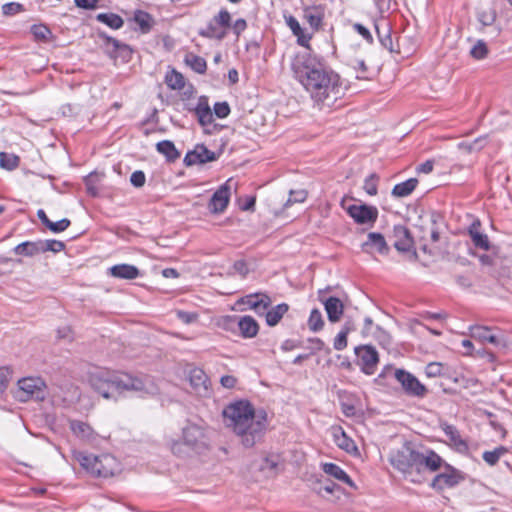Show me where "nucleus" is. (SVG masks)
Here are the masks:
<instances>
[{
  "mask_svg": "<svg viewBox=\"0 0 512 512\" xmlns=\"http://www.w3.org/2000/svg\"><path fill=\"white\" fill-rule=\"evenodd\" d=\"M294 77L317 104L330 106L340 93V76L316 56L299 53L291 63Z\"/></svg>",
  "mask_w": 512,
  "mask_h": 512,
  "instance_id": "nucleus-1",
  "label": "nucleus"
},
{
  "mask_svg": "<svg viewBox=\"0 0 512 512\" xmlns=\"http://www.w3.org/2000/svg\"><path fill=\"white\" fill-rule=\"evenodd\" d=\"M92 388L105 399L117 401L129 395L153 394L155 385L147 375H132L121 371L100 370L90 376Z\"/></svg>",
  "mask_w": 512,
  "mask_h": 512,
  "instance_id": "nucleus-2",
  "label": "nucleus"
},
{
  "mask_svg": "<svg viewBox=\"0 0 512 512\" xmlns=\"http://www.w3.org/2000/svg\"><path fill=\"white\" fill-rule=\"evenodd\" d=\"M224 422L240 437L246 448L262 441L267 428V413L263 409L255 410L247 400L229 404L223 410Z\"/></svg>",
  "mask_w": 512,
  "mask_h": 512,
  "instance_id": "nucleus-3",
  "label": "nucleus"
},
{
  "mask_svg": "<svg viewBox=\"0 0 512 512\" xmlns=\"http://www.w3.org/2000/svg\"><path fill=\"white\" fill-rule=\"evenodd\" d=\"M74 458L90 474L97 477H111L120 472L118 460L110 454L95 456L85 452H75Z\"/></svg>",
  "mask_w": 512,
  "mask_h": 512,
  "instance_id": "nucleus-4",
  "label": "nucleus"
},
{
  "mask_svg": "<svg viewBox=\"0 0 512 512\" xmlns=\"http://www.w3.org/2000/svg\"><path fill=\"white\" fill-rule=\"evenodd\" d=\"M419 452L411 444L405 443L401 448L393 450L389 456V462L393 468L412 483L416 480Z\"/></svg>",
  "mask_w": 512,
  "mask_h": 512,
  "instance_id": "nucleus-5",
  "label": "nucleus"
},
{
  "mask_svg": "<svg viewBox=\"0 0 512 512\" xmlns=\"http://www.w3.org/2000/svg\"><path fill=\"white\" fill-rule=\"evenodd\" d=\"M204 432L194 424H189L183 428V442H175L172 446V452L183 456L188 454L187 450H200L204 445Z\"/></svg>",
  "mask_w": 512,
  "mask_h": 512,
  "instance_id": "nucleus-6",
  "label": "nucleus"
},
{
  "mask_svg": "<svg viewBox=\"0 0 512 512\" xmlns=\"http://www.w3.org/2000/svg\"><path fill=\"white\" fill-rule=\"evenodd\" d=\"M444 464V460L432 449H425L419 452L416 484L425 482L428 476L437 472Z\"/></svg>",
  "mask_w": 512,
  "mask_h": 512,
  "instance_id": "nucleus-7",
  "label": "nucleus"
},
{
  "mask_svg": "<svg viewBox=\"0 0 512 512\" xmlns=\"http://www.w3.org/2000/svg\"><path fill=\"white\" fill-rule=\"evenodd\" d=\"M17 399L26 402L29 399L42 401L46 398V385L41 378H23L18 381Z\"/></svg>",
  "mask_w": 512,
  "mask_h": 512,
  "instance_id": "nucleus-8",
  "label": "nucleus"
},
{
  "mask_svg": "<svg viewBox=\"0 0 512 512\" xmlns=\"http://www.w3.org/2000/svg\"><path fill=\"white\" fill-rule=\"evenodd\" d=\"M231 26V15L226 9L220 10L205 29L199 31V35L209 39L223 40L227 35V28Z\"/></svg>",
  "mask_w": 512,
  "mask_h": 512,
  "instance_id": "nucleus-9",
  "label": "nucleus"
},
{
  "mask_svg": "<svg viewBox=\"0 0 512 512\" xmlns=\"http://www.w3.org/2000/svg\"><path fill=\"white\" fill-rule=\"evenodd\" d=\"M470 336L482 344L490 343L496 348H506L507 340L498 328L483 325H472L469 327Z\"/></svg>",
  "mask_w": 512,
  "mask_h": 512,
  "instance_id": "nucleus-10",
  "label": "nucleus"
},
{
  "mask_svg": "<svg viewBox=\"0 0 512 512\" xmlns=\"http://www.w3.org/2000/svg\"><path fill=\"white\" fill-rule=\"evenodd\" d=\"M395 379L401 384L405 394L413 397L423 398L428 390L412 373L404 369H395Z\"/></svg>",
  "mask_w": 512,
  "mask_h": 512,
  "instance_id": "nucleus-11",
  "label": "nucleus"
},
{
  "mask_svg": "<svg viewBox=\"0 0 512 512\" xmlns=\"http://www.w3.org/2000/svg\"><path fill=\"white\" fill-rule=\"evenodd\" d=\"M357 356V365L360 366L361 371L366 375L375 373L379 363V354L375 347L372 345H361L355 348Z\"/></svg>",
  "mask_w": 512,
  "mask_h": 512,
  "instance_id": "nucleus-12",
  "label": "nucleus"
},
{
  "mask_svg": "<svg viewBox=\"0 0 512 512\" xmlns=\"http://www.w3.org/2000/svg\"><path fill=\"white\" fill-rule=\"evenodd\" d=\"M99 36L104 39V48L106 54L114 59H120L122 62H129L132 58L133 50L131 47L119 40L110 37L104 33H100Z\"/></svg>",
  "mask_w": 512,
  "mask_h": 512,
  "instance_id": "nucleus-13",
  "label": "nucleus"
},
{
  "mask_svg": "<svg viewBox=\"0 0 512 512\" xmlns=\"http://www.w3.org/2000/svg\"><path fill=\"white\" fill-rule=\"evenodd\" d=\"M347 214L360 225L373 226L378 218V209L367 204H353L346 208Z\"/></svg>",
  "mask_w": 512,
  "mask_h": 512,
  "instance_id": "nucleus-14",
  "label": "nucleus"
},
{
  "mask_svg": "<svg viewBox=\"0 0 512 512\" xmlns=\"http://www.w3.org/2000/svg\"><path fill=\"white\" fill-rule=\"evenodd\" d=\"M443 466L445 470L434 476L430 483V486L438 491L454 487L463 480V476L457 469L447 464L445 461Z\"/></svg>",
  "mask_w": 512,
  "mask_h": 512,
  "instance_id": "nucleus-15",
  "label": "nucleus"
},
{
  "mask_svg": "<svg viewBox=\"0 0 512 512\" xmlns=\"http://www.w3.org/2000/svg\"><path fill=\"white\" fill-rule=\"evenodd\" d=\"M218 157L219 154L210 151L204 144H197L193 150L186 153L183 162L186 166H193L215 161Z\"/></svg>",
  "mask_w": 512,
  "mask_h": 512,
  "instance_id": "nucleus-16",
  "label": "nucleus"
},
{
  "mask_svg": "<svg viewBox=\"0 0 512 512\" xmlns=\"http://www.w3.org/2000/svg\"><path fill=\"white\" fill-rule=\"evenodd\" d=\"M239 303L247 305L249 309L254 310L259 316H263L265 311L271 306L272 300L265 293H253L242 297Z\"/></svg>",
  "mask_w": 512,
  "mask_h": 512,
  "instance_id": "nucleus-17",
  "label": "nucleus"
},
{
  "mask_svg": "<svg viewBox=\"0 0 512 512\" xmlns=\"http://www.w3.org/2000/svg\"><path fill=\"white\" fill-rule=\"evenodd\" d=\"M393 245L399 252H408L413 248L414 241L409 229L404 225H395L391 235Z\"/></svg>",
  "mask_w": 512,
  "mask_h": 512,
  "instance_id": "nucleus-18",
  "label": "nucleus"
},
{
  "mask_svg": "<svg viewBox=\"0 0 512 512\" xmlns=\"http://www.w3.org/2000/svg\"><path fill=\"white\" fill-rule=\"evenodd\" d=\"M230 199V187L227 184H223L218 190L212 195L208 208L211 213L218 214L222 213Z\"/></svg>",
  "mask_w": 512,
  "mask_h": 512,
  "instance_id": "nucleus-19",
  "label": "nucleus"
},
{
  "mask_svg": "<svg viewBox=\"0 0 512 512\" xmlns=\"http://www.w3.org/2000/svg\"><path fill=\"white\" fill-rule=\"evenodd\" d=\"M362 250L369 254L378 252L381 255H386L390 249L381 233L370 232L367 235V240L362 244Z\"/></svg>",
  "mask_w": 512,
  "mask_h": 512,
  "instance_id": "nucleus-20",
  "label": "nucleus"
},
{
  "mask_svg": "<svg viewBox=\"0 0 512 512\" xmlns=\"http://www.w3.org/2000/svg\"><path fill=\"white\" fill-rule=\"evenodd\" d=\"M324 15L325 11L322 5L308 6L303 10L304 19L314 31H318L321 28Z\"/></svg>",
  "mask_w": 512,
  "mask_h": 512,
  "instance_id": "nucleus-21",
  "label": "nucleus"
},
{
  "mask_svg": "<svg viewBox=\"0 0 512 512\" xmlns=\"http://www.w3.org/2000/svg\"><path fill=\"white\" fill-rule=\"evenodd\" d=\"M441 429L445 433V435L449 438L451 445L460 453H465L468 451L467 442L462 439L460 432L458 429L450 425L448 423L441 424Z\"/></svg>",
  "mask_w": 512,
  "mask_h": 512,
  "instance_id": "nucleus-22",
  "label": "nucleus"
},
{
  "mask_svg": "<svg viewBox=\"0 0 512 512\" xmlns=\"http://www.w3.org/2000/svg\"><path fill=\"white\" fill-rule=\"evenodd\" d=\"M189 111L194 112V114L197 116L199 124L203 127L213 122V113L208 104V99L205 96H201L196 107L193 109L190 108Z\"/></svg>",
  "mask_w": 512,
  "mask_h": 512,
  "instance_id": "nucleus-23",
  "label": "nucleus"
},
{
  "mask_svg": "<svg viewBox=\"0 0 512 512\" xmlns=\"http://www.w3.org/2000/svg\"><path fill=\"white\" fill-rule=\"evenodd\" d=\"M323 304L328 320L332 323L340 321L344 312V305L342 301L337 297L330 296L323 301Z\"/></svg>",
  "mask_w": 512,
  "mask_h": 512,
  "instance_id": "nucleus-24",
  "label": "nucleus"
},
{
  "mask_svg": "<svg viewBox=\"0 0 512 512\" xmlns=\"http://www.w3.org/2000/svg\"><path fill=\"white\" fill-rule=\"evenodd\" d=\"M284 19H285V23L287 24V26L291 29L293 35L297 37V43L300 46H303V47L309 49L310 48L309 41L311 40L312 35L304 33L303 28L301 27L298 20L294 16H292V15L286 16L285 15Z\"/></svg>",
  "mask_w": 512,
  "mask_h": 512,
  "instance_id": "nucleus-25",
  "label": "nucleus"
},
{
  "mask_svg": "<svg viewBox=\"0 0 512 512\" xmlns=\"http://www.w3.org/2000/svg\"><path fill=\"white\" fill-rule=\"evenodd\" d=\"M480 221H474L468 229V234L474 244V246L478 249L488 251L490 249V241L488 236L482 232H480Z\"/></svg>",
  "mask_w": 512,
  "mask_h": 512,
  "instance_id": "nucleus-26",
  "label": "nucleus"
},
{
  "mask_svg": "<svg viewBox=\"0 0 512 512\" xmlns=\"http://www.w3.org/2000/svg\"><path fill=\"white\" fill-rule=\"evenodd\" d=\"M110 275L125 280L136 279L140 275L139 269L130 264H118L109 269Z\"/></svg>",
  "mask_w": 512,
  "mask_h": 512,
  "instance_id": "nucleus-27",
  "label": "nucleus"
},
{
  "mask_svg": "<svg viewBox=\"0 0 512 512\" xmlns=\"http://www.w3.org/2000/svg\"><path fill=\"white\" fill-rule=\"evenodd\" d=\"M69 427L74 435L82 440L92 441L95 438L93 428L86 422L80 420H70Z\"/></svg>",
  "mask_w": 512,
  "mask_h": 512,
  "instance_id": "nucleus-28",
  "label": "nucleus"
},
{
  "mask_svg": "<svg viewBox=\"0 0 512 512\" xmlns=\"http://www.w3.org/2000/svg\"><path fill=\"white\" fill-rule=\"evenodd\" d=\"M238 328L240 330V335L243 338H253L258 334L259 331V325L257 321L249 315H245L239 318Z\"/></svg>",
  "mask_w": 512,
  "mask_h": 512,
  "instance_id": "nucleus-29",
  "label": "nucleus"
},
{
  "mask_svg": "<svg viewBox=\"0 0 512 512\" xmlns=\"http://www.w3.org/2000/svg\"><path fill=\"white\" fill-rule=\"evenodd\" d=\"M289 305L286 303L278 304L272 307L270 310H266L264 315L266 319V323L270 327L276 326L282 317L288 312Z\"/></svg>",
  "mask_w": 512,
  "mask_h": 512,
  "instance_id": "nucleus-30",
  "label": "nucleus"
},
{
  "mask_svg": "<svg viewBox=\"0 0 512 512\" xmlns=\"http://www.w3.org/2000/svg\"><path fill=\"white\" fill-rule=\"evenodd\" d=\"M333 436L337 446L347 453H355L358 451L355 442L346 435L341 427L334 429Z\"/></svg>",
  "mask_w": 512,
  "mask_h": 512,
  "instance_id": "nucleus-31",
  "label": "nucleus"
},
{
  "mask_svg": "<svg viewBox=\"0 0 512 512\" xmlns=\"http://www.w3.org/2000/svg\"><path fill=\"white\" fill-rule=\"evenodd\" d=\"M323 471L334 477L335 479L348 484L350 487H355L354 482L350 478V476L337 464L334 463H324L322 465Z\"/></svg>",
  "mask_w": 512,
  "mask_h": 512,
  "instance_id": "nucleus-32",
  "label": "nucleus"
},
{
  "mask_svg": "<svg viewBox=\"0 0 512 512\" xmlns=\"http://www.w3.org/2000/svg\"><path fill=\"white\" fill-rule=\"evenodd\" d=\"M133 20L139 26L141 33L147 34L155 25V20L151 14L143 10L134 12Z\"/></svg>",
  "mask_w": 512,
  "mask_h": 512,
  "instance_id": "nucleus-33",
  "label": "nucleus"
},
{
  "mask_svg": "<svg viewBox=\"0 0 512 512\" xmlns=\"http://www.w3.org/2000/svg\"><path fill=\"white\" fill-rule=\"evenodd\" d=\"M157 151L166 157L168 162H174L180 157V152L170 140H163L156 144Z\"/></svg>",
  "mask_w": 512,
  "mask_h": 512,
  "instance_id": "nucleus-34",
  "label": "nucleus"
},
{
  "mask_svg": "<svg viewBox=\"0 0 512 512\" xmlns=\"http://www.w3.org/2000/svg\"><path fill=\"white\" fill-rule=\"evenodd\" d=\"M13 252L16 255L26 256V257H33L35 255H38L41 253L40 251V244L39 240L32 242V241H25L13 248Z\"/></svg>",
  "mask_w": 512,
  "mask_h": 512,
  "instance_id": "nucleus-35",
  "label": "nucleus"
},
{
  "mask_svg": "<svg viewBox=\"0 0 512 512\" xmlns=\"http://www.w3.org/2000/svg\"><path fill=\"white\" fill-rule=\"evenodd\" d=\"M418 180L416 178H410L402 183L396 184L391 194L397 198H403L409 196L417 187Z\"/></svg>",
  "mask_w": 512,
  "mask_h": 512,
  "instance_id": "nucleus-36",
  "label": "nucleus"
},
{
  "mask_svg": "<svg viewBox=\"0 0 512 512\" xmlns=\"http://www.w3.org/2000/svg\"><path fill=\"white\" fill-rule=\"evenodd\" d=\"M190 383L192 387L200 392L201 390L207 391V375L205 372L200 368H195L190 371L189 375Z\"/></svg>",
  "mask_w": 512,
  "mask_h": 512,
  "instance_id": "nucleus-37",
  "label": "nucleus"
},
{
  "mask_svg": "<svg viewBox=\"0 0 512 512\" xmlns=\"http://www.w3.org/2000/svg\"><path fill=\"white\" fill-rule=\"evenodd\" d=\"M185 63L198 74H204L206 72L207 63L206 60L201 56L188 53L185 56Z\"/></svg>",
  "mask_w": 512,
  "mask_h": 512,
  "instance_id": "nucleus-38",
  "label": "nucleus"
},
{
  "mask_svg": "<svg viewBox=\"0 0 512 512\" xmlns=\"http://www.w3.org/2000/svg\"><path fill=\"white\" fill-rule=\"evenodd\" d=\"M96 19L112 29H120L124 25L123 19L114 13H100L96 16Z\"/></svg>",
  "mask_w": 512,
  "mask_h": 512,
  "instance_id": "nucleus-39",
  "label": "nucleus"
},
{
  "mask_svg": "<svg viewBox=\"0 0 512 512\" xmlns=\"http://www.w3.org/2000/svg\"><path fill=\"white\" fill-rule=\"evenodd\" d=\"M165 83L167 84V86L169 88H171L173 90H180L185 85L183 75L174 69L166 74Z\"/></svg>",
  "mask_w": 512,
  "mask_h": 512,
  "instance_id": "nucleus-40",
  "label": "nucleus"
},
{
  "mask_svg": "<svg viewBox=\"0 0 512 512\" xmlns=\"http://www.w3.org/2000/svg\"><path fill=\"white\" fill-rule=\"evenodd\" d=\"M324 320L319 309L315 308L311 311L308 318V327L312 332H319L323 329Z\"/></svg>",
  "mask_w": 512,
  "mask_h": 512,
  "instance_id": "nucleus-41",
  "label": "nucleus"
},
{
  "mask_svg": "<svg viewBox=\"0 0 512 512\" xmlns=\"http://www.w3.org/2000/svg\"><path fill=\"white\" fill-rule=\"evenodd\" d=\"M39 244L41 253H45L48 251L58 253L65 249L64 242L55 239L39 240Z\"/></svg>",
  "mask_w": 512,
  "mask_h": 512,
  "instance_id": "nucleus-42",
  "label": "nucleus"
},
{
  "mask_svg": "<svg viewBox=\"0 0 512 512\" xmlns=\"http://www.w3.org/2000/svg\"><path fill=\"white\" fill-rule=\"evenodd\" d=\"M496 11L493 8L482 9L477 12V19L482 27L491 26L496 21Z\"/></svg>",
  "mask_w": 512,
  "mask_h": 512,
  "instance_id": "nucleus-43",
  "label": "nucleus"
},
{
  "mask_svg": "<svg viewBox=\"0 0 512 512\" xmlns=\"http://www.w3.org/2000/svg\"><path fill=\"white\" fill-rule=\"evenodd\" d=\"M507 452V449L503 446H499L492 451H485L482 455L483 460L490 466H494Z\"/></svg>",
  "mask_w": 512,
  "mask_h": 512,
  "instance_id": "nucleus-44",
  "label": "nucleus"
},
{
  "mask_svg": "<svg viewBox=\"0 0 512 512\" xmlns=\"http://www.w3.org/2000/svg\"><path fill=\"white\" fill-rule=\"evenodd\" d=\"M485 145V138H477L472 142H461L458 144V148L464 152L471 153L480 151Z\"/></svg>",
  "mask_w": 512,
  "mask_h": 512,
  "instance_id": "nucleus-45",
  "label": "nucleus"
},
{
  "mask_svg": "<svg viewBox=\"0 0 512 512\" xmlns=\"http://www.w3.org/2000/svg\"><path fill=\"white\" fill-rule=\"evenodd\" d=\"M31 33L36 40L48 41L52 33L48 26L43 24L33 25L31 27Z\"/></svg>",
  "mask_w": 512,
  "mask_h": 512,
  "instance_id": "nucleus-46",
  "label": "nucleus"
},
{
  "mask_svg": "<svg viewBox=\"0 0 512 512\" xmlns=\"http://www.w3.org/2000/svg\"><path fill=\"white\" fill-rule=\"evenodd\" d=\"M488 51L489 50L485 41L478 40L476 44L471 48L470 54L473 58L481 60L487 57Z\"/></svg>",
  "mask_w": 512,
  "mask_h": 512,
  "instance_id": "nucleus-47",
  "label": "nucleus"
},
{
  "mask_svg": "<svg viewBox=\"0 0 512 512\" xmlns=\"http://www.w3.org/2000/svg\"><path fill=\"white\" fill-rule=\"evenodd\" d=\"M19 164V157L7 154V153H0V166L2 168L13 170L15 169Z\"/></svg>",
  "mask_w": 512,
  "mask_h": 512,
  "instance_id": "nucleus-48",
  "label": "nucleus"
},
{
  "mask_svg": "<svg viewBox=\"0 0 512 512\" xmlns=\"http://www.w3.org/2000/svg\"><path fill=\"white\" fill-rule=\"evenodd\" d=\"M378 180L379 177L373 173L369 175L365 181L363 189L366 191V193L370 196H375L378 192Z\"/></svg>",
  "mask_w": 512,
  "mask_h": 512,
  "instance_id": "nucleus-49",
  "label": "nucleus"
},
{
  "mask_svg": "<svg viewBox=\"0 0 512 512\" xmlns=\"http://www.w3.org/2000/svg\"><path fill=\"white\" fill-rule=\"evenodd\" d=\"M96 178H97V175L95 173H90L84 179L86 192L88 195H90L92 197H96L99 194V190L96 185Z\"/></svg>",
  "mask_w": 512,
  "mask_h": 512,
  "instance_id": "nucleus-50",
  "label": "nucleus"
},
{
  "mask_svg": "<svg viewBox=\"0 0 512 512\" xmlns=\"http://www.w3.org/2000/svg\"><path fill=\"white\" fill-rule=\"evenodd\" d=\"M307 198V192L305 190H291L289 198L284 204V207H289L293 203H302Z\"/></svg>",
  "mask_w": 512,
  "mask_h": 512,
  "instance_id": "nucleus-51",
  "label": "nucleus"
},
{
  "mask_svg": "<svg viewBox=\"0 0 512 512\" xmlns=\"http://www.w3.org/2000/svg\"><path fill=\"white\" fill-rule=\"evenodd\" d=\"M376 28V31H377V34H378V38H379V41L381 43V45L387 49L389 52H394V47H393V42H392V37H391V34H390V31L389 29H387L386 33L385 34H382L379 27L376 25L375 26Z\"/></svg>",
  "mask_w": 512,
  "mask_h": 512,
  "instance_id": "nucleus-52",
  "label": "nucleus"
},
{
  "mask_svg": "<svg viewBox=\"0 0 512 512\" xmlns=\"http://www.w3.org/2000/svg\"><path fill=\"white\" fill-rule=\"evenodd\" d=\"M70 224L71 222L67 218H63L57 222H52L50 220V222L47 225V228L54 233H60L65 231L70 226Z\"/></svg>",
  "mask_w": 512,
  "mask_h": 512,
  "instance_id": "nucleus-53",
  "label": "nucleus"
},
{
  "mask_svg": "<svg viewBox=\"0 0 512 512\" xmlns=\"http://www.w3.org/2000/svg\"><path fill=\"white\" fill-rule=\"evenodd\" d=\"M443 365L439 362H431L425 367V374L429 378H435L442 375Z\"/></svg>",
  "mask_w": 512,
  "mask_h": 512,
  "instance_id": "nucleus-54",
  "label": "nucleus"
},
{
  "mask_svg": "<svg viewBox=\"0 0 512 512\" xmlns=\"http://www.w3.org/2000/svg\"><path fill=\"white\" fill-rule=\"evenodd\" d=\"M12 378V371L8 367H0V392H4Z\"/></svg>",
  "mask_w": 512,
  "mask_h": 512,
  "instance_id": "nucleus-55",
  "label": "nucleus"
},
{
  "mask_svg": "<svg viewBox=\"0 0 512 512\" xmlns=\"http://www.w3.org/2000/svg\"><path fill=\"white\" fill-rule=\"evenodd\" d=\"M213 109H214L215 115L220 119L226 118L230 114V111H231L230 106L226 101L216 102L214 104Z\"/></svg>",
  "mask_w": 512,
  "mask_h": 512,
  "instance_id": "nucleus-56",
  "label": "nucleus"
},
{
  "mask_svg": "<svg viewBox=\"0 0 512 512\" xmlns=\"http://www.w3.org/2000/svg\"><path fill=\"white\" fill-rule=\"evenodd\" d=\"M146 176L143 171L137 170L131 174L130 182L134 187L140 188L145 184Z\"/></svg>",
  "mask_w": 512,
  "mask_h": 512,
  "instance_id": "nucleus-57",
  "label": "nucleus"
},
{
  "mask_svg": "<svg viewBox=\"0 0 512 512\" xmlns=\"http://www.w3.org/2000/svg\"><path fill=\"white\" fill-rule=\"evenodd\" d=\"M347 334L345 332L340 331L334 339V349L341 351L347 347Z\"/></svg>",
  "mask_w": 512,
  "mask_h": 512,
  "instance_id": "nucleus-58",
  "label": "nucleus"
},
{
  "mask_svg": "<svg viewBox=\"0 0 512 512\" xmlns=\"http://www.w3.org/2000/svg\"><path fill=\"white\" fill-rule=\"evenodd\" d=\"M353 28L354 30L360 34L368 43H372L373 42V37H372V34L371 32L369 31L368 28H366L364 25L360 24V23H355L353 25Z\"/></svg>",
  "mask_w": 512,
  "mask_h": 512,
  "instance_id": "nucleus-59",
  "label": "nucleus"
},
{
  "mask_svg": "<svg viewBox=\"0 0 512 512\" xmlns=\"http://www.w3.org/2000/svg\"><path fill=\"white\" fill-rule=\"evenodd\" d=\"M177 317L179 320H181L185 324H190V323H193L197 319L198 315L193 312L178 310Z\"/></svg>",
  "mask_w": 512,
  "mask_h": 512,
  "instance_id": "nucleus-60",
  "label": "nucleus"
},
{
  "mask_svg": "<svg viewBox=\"0 0 512 512\" xmlns=\"http://www.w3.org/2000/svg\"><path fill=\"white\" fill-rule=\"evenodd\" d=\"M22 10V5L19 3L11 2L4 4L2 7L3 14L14 15Z\"/></svg>",
  "mask_w": 512,
  "mask_h": 512,
  "instance_id": "nucleus-61",
  "label": "nucleus"
},
{
  "mask_svg": "<svg viewBox=\"0 0 512 512\" xmlns=\"http://www.w3.org/2000/svg\"><path fill=\"white\" fill-rule=\"evenodd\" d=\"M438 218H439V216L435 215V214H433L431 217L432 227L430 229V238H431V241L434 243L438 242L440 239V233L436 227V222H437Z\"/></svg>",
  "mask_w": 512,
  "mask_h": 512,
  "instance_id": "nucleus-62",
  "label": "nucleus"
},
{
  "mask_svg": "<svg viewBox=\"0 0 512 512\" xmlns=\"http://www.w3.org/2000/svg\"><path fill=\"white\" fill-rule=\"evenodd\" d=\"M230 27L232 28L233 33L239 37L240 34L247 28V22L245 19L240 18L237 19Z\"/></svg>",
  "mask_w": 512,
  "mask_h": 512,
  "instance_id": "nucleus-63",
  "label": "nucleus"
},
{
  "mask_svg": "<svg viewBox=\"0 0 512 512\" xmlns=\"http://www.w3.org/2000/svg\"><path fill=\"white\" fill-rule=\"evenodd\" d=\"M233 269L243 277H245L249 272L247 263L244 260L236 261L233 265Z\"/></svg>",
  "mask_w": 512,
  "mask_h": 512,
  "instance_id": "nucleus-64",
  "label": "nucleus"
}]
</instances>
